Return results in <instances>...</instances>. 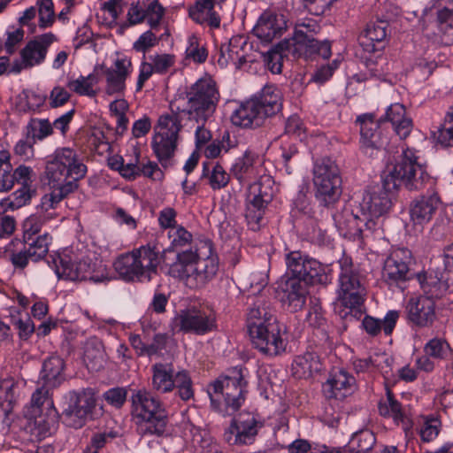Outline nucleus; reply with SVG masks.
<instances>
[{
    "mask_svg": "<svg viewBox=\"0 0 453 453\" xmlns=\"http://www.w3.org/2000/svg\"><path fill=\"white\" fill-rule=\"evenodd\" d=\"M390 365L388 355L380 352L352 359V366L356 373L366 379L375 378L379 374L386 378L391 372Z\"/></svg>",
    "mask_w": 453,
    "mask_h": 453,
    "instance_id": "a878e982",
    "label": "nucleus"
},
{
    "mask_svg": "<svg viewBox=\"0 0 453 453\" xmlns=\"http://www.w3.org/2000/svg\"><path fill=\"white\" fill-rule=\"evenodd\" d=\"M256 104L265 117L273 116L281 109L280 90L273 85L265 86L258 96L252 97Z\"/></svg>",
    "mask_w": 453,
    "mask_h": 453,
    "instance_id": "ea45409f",
    "label": "nucleus"
},
{
    "mask_svg": "<svg viewBox=\"0 0 453 453\" xmlns=\"http://www.w3.org/2000/svg\"><path fill=\"white\" fill-rule=\"evenodd\" d=\"M246 324L251 345L259 353L275 357L286 350L287 341L271 309L254 304L248 311Z\"/></svg>",
    "mask_w": 453,
    "mask_h": 453,
    "instance_id": "20e7f679",
    "label": "nucleus"
},
{
    "mask_svg": "<svg viewBox=\"0 0 453 453\" xmlns=\"http://www.w3.org/2000/svg\"><path fill=\"white\" fill-rule=\"evenodd\" d=\"M399 319V311L396 310H389L380 320L370 315H365L362 319V328L370 336H376L381 331L386 335H390L395 327Z\"/></svg>",
    "mask_w": 453,
    "mask_h": 453,
    "instance_id": "e433bc0d",
    "label": "nucleus"
},
{
    "mask_svg": "<svg viewBox=\"0 0 453 453\" xmlns=\"http://www.w3.org/2000/svg\"><path fill=\"white\" fill-rule=\"evenodd\" d=\"M99 77L91 73L87 76L81 75L77 79L70 80L67 83L68 88L80 96L95 97L98 91Z\"/></svg>",
    "mask_w": 453,
    "mask_h": 453,
    "instance_id": "c03bdc74",
    "label": "nucleus"
},
{
    "mask_svg": "<svg viewBox=\"0 0 453 453\" xmlns=\"http://www.w3.org/2000/svg\"><path fill=\"white\" fill-rule=\"evenodd\" d=\"M426 178L427 173L424 165L418 161L417 151L406 148L403 150L396 162L388 166V173L383 180L395 191L402 185L412 190L421 188Z\"/></svg>",
    "mask_w": 453,
    "mask_h": 453,
    "instance_id": "f8f14e48",
    "label": "nucleus"
},
{
    "mask_svg": "<svg viewBox=\"0 0 453 453\" xmlns=\"http://www.w3.org/2000/svg\"><path fill=\"white\" fill-rule=\"evenodd\" d=\"M36 9L39 27L41 29L51 27L57 19L52 0H37Z\"/></svg>",
    "mask_w": 453,
    "mask_h": 453,
    "instance_id": "5fc2aeb1",
    "label": "nucleus"
},
{
    "mask_svg": "<svg viewBox=\"0 0 453 453\" xmlns=\"http://www.w3.org/2000/svg\"><path fill=\"white\" fill-rule=\"evenodd\" d=\"M175 371L172 364L156 363L151 366V387L160 394L174 389Z\"/></svg>",
    "mask_w": 453,
    "mask_h": 453,
    "instance_id": "4c0bfd02",
    "label": "nucleus"
},
{
    "mask_svg": "<svg viewBox=\"0 0 453 453\" xmlns=\"http://www.w3.org/2000/svg\"><path fill=\"white\" fill-rule=\"evenodd\" d=\"M379 411L384 417L391 418L395 424L401 426L405 435L412 433L413 422L411 416L402 409L401 403L397 402L393 394L388 390L385 399L379 403Z\"/></svg>",
    "mask_w": 453,
    "mask_h": 453,
    "instance_id": "c85d7f7f",
    "label": "nucleus"
},
{
    "mask_svg": "<svg viewBox=\"0 0 453 453\" xmlns=\"http://www.w3.org/2000/svg\"><path fill=\"white\" fill-rule=\"evenodd\" d=\"M218 65L221 68L233 65L239 69L246 62L244 50L241 45V39L232 38L228 43L221 45L216 55Z\"/></svg>",
    "mask_w": 453,
    "mask_h": 453,
    "instance_id": "72a5a7b5",
    "label": "nucleus"
},
{
    "mask_svg": "<svg viewBox=\"0 0 453 453\" xmlns=\"http://www.w3.org/2000/svg\"><path fill=\"white\" fill-rule=\"evenodd\" d=\"M320 28L319 23L311 18L298 20L292 37V54L304 58H312L315 56L329 58L332 54L330 42L327 40L315 39Z\"/></svg>",
    "mask_w": 453,
    "mask_h": 453,
    "instance_id": "4468645a",
    "label": "nucleus"
},
{
    "mask_svg": "<svg viewBox=\"0 0 453 453\" xmlns=\"http://www.w3.org/2000/svg\"><path fill=\"white\" fill-rule=\"evenodd\" d=\"M412 253L407 248L395 249L386 258L382 276L389 286H398L409 279Z\"/></svg>",
    "mask_w": 453,
    "mask_h": 453,
    "instance_id": "5701e85b",
    "label": "nucleus"
},
{
    "mask_svg": "<svg viewBox=\"0 0 453 453\" xmlns=\"http://www.w3.org/2000/svg\"><path fill=\"white\" fill-rule=\"evenodd\" d=\"M58 36L47 32L29 40L19 51V58L12 64V71L19 73L44 63L50 47L58 42Z\"/></svg>",
    "mask_w": 453,
    "mask_h": 453,
    "instance_id": "aec40b11",
    "label": "nucleus"
},
{
    "mask_svg": "<svg viewBox=\"0 0 453 453\" xmlns=\"http://www.w3.org/2000/svg\"><path fill=\"white\" fill-rule=\"evenodd\" d=\"M322 370L319 356L307 351L295 357L291 365L293 375L297 379H308Z\"/></svg>",
    "mask_w": 453,
    "mask_h": 453,
    "instance_id": "58836bf2",
    "label": "nucleus"
},
{
    "mask_svg": "<svg viewBox=\"0 0 453 453\" xmlns=\"http://www.w3.org/2000/svg\"><path fill=\"white\" fill-rule=\"evenodd\" d=\"M264 119L265 116L257 106L256 100L252 98L243 102L231 116V121L234 126L245 128L259 126Z\"/></svg>",
    "mask_w": 453,
    "mask_h": 453,
    "instance_id": "f704fd0d",
    "label": "nucleus"
},
{
    "mask_svg": "<svg viewBox=\"0 0 453 453\" xmlns=\"http://www.w3.org/2000/svg\"><path fill=\"white\" fill-rule=\"evenodd\" d=\"M25 32L21 27L9 26L5 31V42L4 48L5 51L12 55L13 54L19 44L24 39Z\"/></svg>",
    "mask_w": 453,
    "mask_h": 453,
    "instance_id": "338daca9",
    "label": "nucleus"
},
{
    "mask_svg": "<svg viewBox=\"0 0 453 453\" xmlns=\"http://www.w3.org/2000/svg\"><path fill=\"white\" fill-rule=\"evenodd\" d=\"M386 118L401 139L406 138L411 134L413 127L412 120L406 116L403 104L399 103L390 104L386 111Z\"/></svg>",
    "mask_w": 453,
    "mask_h": 453,
    "instance_id": "79ce46f5",
    "label": "nucleus"
},
{
    "mask_svg": "<svg viewBox=\"0 0 453 453\" xmlns=\"http://www.w3.org/2000/svg\"><path fill=\"white\" fill-rule=\"evenodd\" d=\"M24 430L31 440L42 441L55 433L59 415L47 389L39 388L33 393L29 404L24 409Z\"/></svg>",
    "mask_w": 453,
    "mask_h": 453,
    "instance_id": "423d86ee",
    "label": "nucleus"
},
{
    "mask_svg": "<svg viewBox=\"0 0 453 453\" xmlns=\"http://www.w3.org/2000/svg\"><path fill=\"white\" fill-rule=\"evenodd\" d=\"M234 146V145L231 143L229 133L225 132L221 139H215L206 143L203 152L205 157L214 159L219 157L223 150L227 152Z\"/></svg>",
    "mask_w": 453,
    "mask_h": 453,
    "instance_id": "bf43d9fd",
    "label": "nucleus"
},
{
    "mask_svg": "<svg viewBox=\"0 0 453 453\" xmlns=\"http://www.w3.org/2000/svg\"><path fill=\"white\" fill-rule=\"evenodd\" d=\"M26 254L25 242L18 238L12 239L4 250V256L15 267L24 268L27 265Z\"/></svg>",
    "mask_w": 453,
    "mask_h": 453,
    "instance_id": "09e8293b",
    "label": "nucleus"
},
{
    "mask_svg": "<svg viewBox=\"0 0 453 453\" xmlns=\"http://www.w3.org/2000/svg\"><path fill=\"white\" fill-rule=\"evenodd\" d=\"M441 429V421L435 414L425 415L422 417V424L418 429L420 439L424 442L434 441Z\"/></svg>",
    "mask_w": 453,
    "mask_h": 453,
    "instance_id": "8fccbe9b",
    "label": "nucleus"
},
{
    "mask_svg": "<svg viewBox=\"0 0 453 453\" xmlns=\"http://www.w3.org/2000/svg\"><path fill=\"white\" fill-rule=\"evenodd\" d=\"M264 425V419L259 414L242 412L234 418L225 429L224 440L230 446L252 445Z\"/></svg>",
    "mask_w": 453,
    "mask_h": 453,
    "instance_id": "6ab92c4d",
    "label": "nucleus"
},
{
    "mask_svg": "<svg viewBox=\"0 0 453 453\" xmlns=\"http://www.w3.org/2000/svg\"><path fill=\"white\" fill-rule=\"evenodd\" d=\"M357 122L360 126V147L365 153L372 155L374 150L381 147L382 142L378 133L379 125L371 113H365L357 117Z\"/></svg>",
    "mask_w": 453,
    "mask_h": 453,
    "instance_id": "c756f323",
    "label": "nucleus"
},
{
    "mask_svg": "<svg viewBox=\"0 0 453 453\" xmlns=\"http://www.w3.org/2000/svg\"><path fill=\"white\" fill-rule=\"evenodd\" d=\"M26 380L23 379L6 378L0 380V409L8 415L18 399L23 395Z\"/></svg>",
    "mask_w": 453,
    "mask_h": 453,
    "instance_id": "2f4dec72",
    "label": "nucleus"
},
{
    "mask_svg": "<svg viewBox=\"0 0 453 453\" xmlns=\"http://www.w3.org/2000/svg\"><path fill=\"white\" fill-rule=\"evenodd\" d=\"M180 129L181 124L177 116L165 114L159 117L155 127L151 148L161 163L174 155Z\"/></svg>",
    "mask_w": 453,
    "mask_h": 453,
    "instance_id": "a211bd4d",
    "label": "nucleus"
},
{
    "mask_svg": "<svg viewBox=\"0 0 453 453\" xmlns=\"http://www.w3.org/2000/svg\"><path fill=\"white\" fill-rule=\"evenodd\" d=\"M417 280L421 288L426 294L435 295L437 289L440 288L441 280L432 271H423L417 274Z\"/></svg>",
    "mask_w": 453,
    "mask_h": 453,
    "instance_id": "774afa93",
    "label": "nucleus"
},
{
    "mask_svg": "<svg viewBox=\"0 0 453 453\" xmlns=\"http://www.w3.org/2000/svg\"><path fill=\"white\" fill-rule=\"evenodd\" d=\"M189 17L198 24H207L212 28L220 26V18L214 11V0H196L188 10Z\"/></svg>",
    "mask_w": 453,
    "mask_h": 453,
    "instance_id": "a19ab883",
    "label": "nucleus"
},
{
    "mask_svg": "<svg viewBox=\"0 0 453 453\" xmlns=\"http://www.w3.org/2000/svg\"><path fill=\"white\" fill-rule=\"evenodd\" d=\"M408 319L414 325L425 327L433 324L435 319V303L426 296H411L406 304Z\"/></svg>",
    "mask_w": 453,
    "mask_h": 453,
    "instance_id": "bb28decb",
    "label": "nucleus"
},
{
    "mask_svg": "<svg viewBox=\"0 0 453 453\" xmlns=\"http://www.w3.org/2000/svg\"><path fill=\"white\" fill-rule=\"evenodd\" d=\"M128 111L129 104L123 97L117 98L109 104L110 115L115 119L116 128L119 133H123L127 129L129 119L127 114Z\"/></svg>",
    "mask_w": 453,
    "mask_h": 453,
    "instance_id": "de8ad7c7",
    "label": "nucleus"
},
{
    "mask_svg": "<svg viewBox=\"0 0 453 453\" xmlns=\"http://www.w3.org/2000/svg\"><path fill=\"white\" fill-rule=\"evenodd\" d=\"M145 20L150 27H158L165 16V9L158 0H150L144 9Z\"/></svg>",
    "mask_w": 453,
    "mask_h": 453,
    "instance_id": "69168bd1",
    "label": "nucleus"
},
{
    "mask_svg": "<svg viewBox=\"0 0 453 453\" xmlns=\"http://www.w3.org/2000/svg\"><path fill=\"white\" fill-rule=\"evenodd\" d=\"M306 294V288L302 281L296 279H288L282 287L280 300L290 311L296 312L304 306Z\"/></svg>",
    "mask_w": 453,
    "mask_h": 453,
    "instance_id": "c9c22d12",
    "label": "nucleus"
},
{
    "mask_svg": "<svg viewBox=\"0 0 453 453\" xmlns=\"http://www.w3.org/2000/svg\"><path fill=\"white\" fill-rule=\"evenodd\" d=\"M305 271L302 281L322 285H326L330 281V276L327 273L328 267L314 258L309 257L308 261H306Z\"/></svg>",
    "mask_w": 453,
    "mask_h": 453,
    "instance_id": "a18cd8bd",
    "label": "nucleus"
},
{
    "mask_svg": "<svg viewBox=\"0 0 453 453\" xmlns=\"http://www.w3.org/2000/svg\"><path fill=\"white\" fill-rule=\"evenodd\" d=\"M243 372L242 367H234L231 375L220 376L208 386L212 408L224 416L236 411L244 403L247 381Z\"/></svg>",
    "mask_w": 453,
    "mask_h": 453,
    "instance_id": "1a4fd4ad",
    "label": "nucleus"
},
{
    "mask_svg": "<svg viewBox=\"0 0 453 453\" xmlns=\"http://www.w3.org/2000/svg\"><path fill=\"white\" fill-rule=\"evenodd\" d=\"M87 166L70 148H60L55 150L46 165V178L50 188V193L41 198L37 212L47 215L54 212L56 206L69 194L78 188V181L87 173Z\"/></svg>",
    "mask_w": 453,
    "mask_h": 453,
    "instance_id": "7ed1b4c3",
    "label": "nucleus"
},
{
    "mask_svg": "<svg viewBox=\"0 0 453 453\" xmlns=\"http://www.w3.org/2000/svg\"><path fill=\"white\" fill-rule=\"evenodd\" d=\"M312 183L315 197L324 206L337 202L342 195V177L336 163L325 157L314 163Z\"/></svg>",
    "mask_w": 453,
    "mask_h": 453,
    "instance_id": "2eb2a0df",
    "label": "nucleus"
},
{
    "mask_svg": "<svg viewBox=\"0 0 453 453\" xmlns=\"http://www.w3.org/2000/svg\"><path fill=\"white\" fill-rule=\"evenodd\" d=\"M173 334L205 335L217 328V313L205 300H191L174 312L169 324Z\"/></svg>",
    "mask_w": 453,
    "mask_h": 453,
    "instance_id": "6e6552de",
    "label": "nucleus"
},
{
    "mask_svg": "<svg viewBox=\"0 0 453 453\" xmlns=\"http://www.w3.org/2000/svg\"><path fill=\"white\" fill-rule=\"evenodd\" d=\"M66 399L63 417L64 423L68 426L81 428L88 417L95 418L103 412L102 406H98L96 395L91 390L69 392Z\"/></svg>",
    "mask_w": 453,
    "mask_h": 453,
    "instance_id": "f3484780",
    "label": "nucleus"
},
{
    "mask_svg": "<svg viewBox=\"0 0 453 453\" xmlns=\"http://www.w3.org/2000/svg\"><path fill=\"white\" fill-rule=\"evenodd\" d=\"M424 352L432 358L444 359L451 353V348L445 339L434 337L425 344Z\"/></svg>",
    "mask_w": 453,
    "mask_h": 453,
    "instance_id": "680f3d73",
    "label": "nucleus"
},
{
    "mask_svg": "<svg viewBox=\"0 0 453 453\" xmlns=\"http://www.w3.org/2000/svg\"><path fill=\"white\" fill-rule=\"evenodd\" d=\"M167 237L170 245L162 251L159 257L170 276L184 280L190 288L203 287L214 278L219 270V259L211 242L204 244L208 250L205 256L196 251L185 250L175 254L174 260H172L168 255L190 245L193 235L179 225L168 230Z\"/></svg>",
    "mask_w": 453,
    "mask_h": 453,
    "instance_id": "f257e3e1",
    "label": "nucleus"
},
{
    "mask_svg": "<svg viewBox=\"0 0 453 453\" xmlns=\"http://www.w3.org/2000/svg\"><path fill=\"white\" fill-rule=\"evenodd\" d=\"M82 358L88 369L99 370L104 362V349L102 341L97 337L88 338L84 343Z\"/></svg>",
    "mask_w": 453,
    "mask_h": 453,
    "instance_id": "37998d69",
    "label": "nucleus"
},
{
    "mask_svg": "<svg viewBox=\"0 0 453 453\" xmlns=\"http://www.w3.org/2000/svg\"><path fill=\"white\" fill-rule=\"evenodd\" d=\"M132 416L139 426H145L144 434L162 435L168 416L161 401L146 389L132 394Z\"/></svg>",
    "mask_w": 453,
    "mask_h": 453,
    "instance_id": "9d476101",
    "label": "nucleus"
},
{
    "mask_svg": "<svg viewBox=\"0 0 453 453\" xmlns=\"http://www.w3.org/2000/svg\"><path fill=\"white\" fill-rule=\"evenodd\" d=\"M396 191L383 180L381 187L365 191L362 201L353 209H344L334 216V223L345 238L359 240L364 231L371 234L382 230L388 216Z\"/></svg>",
    "mask_w": 453,
    "mask_h": 453,
    "instance_id": "f03ea898",
    "label": "nucleus"
},
{
    "mask_svg": "<svg viewBox=\"0 0 453 453\" xmlns=\"http://www.w3.org/2000/svg\"><path fill=\"white\" fill-rule=\"evenodd\" d=\"M52 219V214L42 215L39 212L27 217L22 226L25 241L30 240L33 235L38 234L43 224Z\"/></svg>",
    "mask_w": 453,
    "mask_h": 453,
    "instance_id": "13d9d810",
    "label": "nucleus"
},
{
    "mask_svg": "<svg viewBox=\"0 0 453 453\" xmlns=\"http://www.w3.org/2000/svg\"><path fill=\"white\" fill-rule=\"evenodd\" d=\"M219 93L216 82L210 77L198 80L188 93V106L181 108L178 102L171 104L173 111L187 112L197 123H204L216 110Z\"/></svg>",
    "mask_w": 453,
    "mask_h": 453,
    "instance_id": "9b49d317",
    "label": "nucleus"
},
{
    "mask_svg": "<svg viewBox=\"0 0 453 453\" xmlns=\"http://www.w3.org/2000/svg\"><path fill=\"white\" fill-rule=\"evenodd\" d=\"M174 388L178 389L180 397L183 401H188L194 396L193 382L189 373L186 370H180L175 372Z\"/></svg>",
    "mask_w": 453,
    "mask_h": 453,
    "instance_id": "052dcab7",
    "label": "nucleus"
},
{
    "mask_svg": "<svg viewBox=\"0 0 453 453\" xmlns=\"http://www.w3.org/2000/svg\"><path fill=\"white\" fill-rule=\"evenodd\" d=\"M47 96L34 90H24L19 96V107L23 111H40L44 106Z\"/></svg>",
    "mask_w": 453,
    "mask_h": 453,
    "instance_id": "864d4df0",
    "label": "nucleus"
},
{
    "mask_svg": "<svg viewBox=\"0 0 453 453\" xmlns=\"http://www.w3.org/2000/svg\"><path fill=\"white\" fill-rule=\"evenodd\" d=\"M48 264L58 279L94 282L110 280L106 266L94 253L80 257L65 249L51 255Z\"/></svg>",
    "mask_w": 453,
    "mask_h": 453,
    "instance_id": "39448f33",
    "label": "nucleus"
},
{
    "mask_svg": "<svg viewBox=\"0 0 453 453\" xmlns=\"http://www.w3.org/2000/svg\"><path fill=\"white\" fill-rule=\"evenodd\" d=\"M161 259L159 250L148 243L119 255L113 263L115 272L125 281H150Z\"/></svg>",
    "mask_w": 453,
    "mask_h": 453,
    "instance_id": "0eeeda50",
    "label": "nucleus"
},
{
    "mask_svg": "<svg viewBox=\"0 0 453 453\" xmlns=\"http://www.w3.org/2000/svg\"><path fill=\"white\" fill-rule=\"evenodd\" d=\"M51 237L48 234L37 236L32 242L29 243L28 248H26L27 263L31 258L34 261H38L44 257L49 250Z\"/></svg>",
    "mask_w": 453,
    "mask_h": 453,
    "instance_id": "6e6d98bb",
    "label": "nucleus"
},
{
    "mask_svg": "<svg viewBox=\"0 0 453 453\" xmlns=\"http://www.w3.org/2000/svg\"><path fill=\"white\" fill-rule=\"evenodd\" d=\"M64 370L65 361L59 356H50L45 359L40 372V379L43 382L42 388L58 387L65 379Z\"/></svg>",
    "mask_w": 453,
    "mask_h": 453,
    "instance_id": "473e14b6",
    "label": "nucleus"
},
{
    "mask_svg": "<svg viewBox=\"0 0 453 453\" xmlns=\"http://www.w3.org/2000/svg\"><path fill=\"white\" fill-rule=\"evenodd\" d=\"M357 388V381L353 375L344 369L330 372L322 386V392L326 399L343 400L351 395Z\"/></svg>",
    "mask_w": 453,
    "mask_h": 453,
    "instance_id": "b1692460",
    "label": "nucleus"
},
{
    "mask_svg": "<svg viewBox=\"0 0 453 453\" xmlns=\"http://www.w3.org/2000/svg\"><path fill=\"white\" fill-rule=\"evenodd\" d=\"M287 29V19L281 13L265 11L253 27L254 35L264 42H270L282 35Z\"/></svg>",
    "mask_w": 453,
    "mask_h": 453,
    "instance_id": "393cba45",
    "label": "nucleus"
},
{
    "mask_svg": "<svg viewBox=\"0 0 453 453\" xmlns=\"http://www.w3.org/2000/svg\"><path fill=\"white\" fill-rule=\"evenodd\" d=\"M125 6V0H106L104 2L101 6L104 22L109 27L116 25Z\"/></svg>",
    "mask_w": 453,
    "mask_h": 453,
    "instance_id": "4d7b16f0",
    "label": "nucleus"
},
{
    "mask_svg": "<svg viewBox=\"0 0 453 453\" xmlns=\"http://www.w3.org/2000/svg\"><path fill=\"white\" fill-rule=\"evenodd\" d=\"M387 27L384 20L369 22L359 35V44L368 53L380 52L387 43Z\"/></svg>",
    "mask_w": 453,
    "mask_h": 453,
    "instance_id": "cd10ccee",
    "label": "nucleus"
},
{
    "mask_svg": "<svg viewBox=\"0 0 453 453\" xmlns=\"http://www.w3.org/2000/svg\"><path fill=\"white\" fill-rule=\"evenodd\" d=\"M133 72L131 58L124 54L116 53L111 65L103 67L105 95L123 96L127 90V81Z\"/></svg>",
    "mask_w": 453,
    "mask_h": 453,
    "instance_id": "412c9836",
    "label": "nucleus"
},
{
    "mask_svg": "<svg viewBox=\"0 0 453 453\" xmlns=\"http://www.w3.org/2000/svg\"><path fill=\"white\" fill-rule=\"evenodd\" d=\"M276 193V188L265 187L257 188V186H250L249 188V198L246 203L245 218L250 229L257 231L260 228L268 204L272 202Z\"/></svg>",
    "mask_w": 453,
    "mask_h": 453,
    "instance_id": "4be33fe9",
    "label": "nucleus"
},
{
    "mask_svg": "<svg viewBox=\"0 0 453 453\" xmlns=\"http://www.w3.org/2000/svg\"><path fill=\"white\" fill-rule=\"evenodd\" d=\"M132 150V155L125 156L123 168L120 170V175L127 180H134L139 177L140 150L136 147H134Z\"/></svg>",
    "mask_w": 453,
    "mask_h": 453,
    "instance_id": "e2e57ef3",
    "label": "nucleus"
},
{
    "mask_svg": "<svg viewBox=\"0 0 453 453\" xmlns=\"http://www.w3.org/2000/svg\"><path fill=\"white\" fill-rule=\"evenodd\" d=\"M230 173L242 185L257 186V188L275 186V181L266 166L265 155L253 150H246L241 156L234 158Z\"/></svg>",
    "mask_w": 453,
    "mask_h": 453,
    "instance_id": "ddd939ff",
    "label": "nucleus"
},
{
    "mask_svg": "<svg viewBox=\"0 0 453 453\" xmlns=\"http://www.w3.org/2000/svg\"><path fill=\"white\" fill-rule=\"evenodd\" d=\"M441 203L437 195L421 196L413 200L410 205V218L414 225L423 226L428 223Z\"/></svg>",
    "mask_w": 453,
    "mask_h": 453,
    "instance_id": "7c9ffc66",
    "label": "nucleus"
},
{
    "mask_svg": "<svg viewBox=\"0 0 453 453\" xmlns=\"http://www.w3.org/2000/svg\"><path fill=\"white\" fill-rule=\"evenodd\" d=\"M308 259V257L303 256L299 251L289 252L286 256L287 273L290 275L288 279H296L302 281L306 272Z\"/></svg>",
    "mask_w": 453,
    "mask_h": 453,
    "instance_id": "3c124183",
    "label": "nucleus"
},
{
    "mask_svg": "<svg viewBox=\"0 0 453 453\" xmlns=\"http://www.w3.org/2000/svg\"><path fill=\"white\" fill-rule=\"evenodd\" d=\"M376 438L372 431L363 429L356 432L350 437L348 447L349 449L356 453H367L374 446Z\"/></svg>",
    "mask_w": 453,
    "mask_h": 453,
    "instance_id": "49530a36",
    "label": "nucleus"
},
{
    "mask_svg": "<svg viewBox=\"0 0 453 453\" xmlns=\"http://www.w3.org/2000/svg\"><path fill=\"white\" fill-rule=\"evenodd\" d=\"M148 59L150 61L155 73L157 74L167 73L174 66L176 62V58L173 54L165 52L150 55Z\"/></svg>",
    "mask_w": 453,
    "mask_h": 453,
    "instance_id": "0e129e2a",
    "label": "nucleus"
},
{
    "mask_svg": "<svg viewBox=\"0 0 453 453\" xmlns=\"http://www.w3.org/2000/svg\"><path fill=\"white\" fill-rule=\"evenodd\" d=\"M340 273L338 278L337 301L348 309H355L363 304L366 294L360 280L358 269L353 265L352 258L343 254L338 261Z\"/></svg>",
    "mask_w": 453,
    "mask_h": 453,
    "instance_id": "dca6fc26",
    "label": "nucleus"
},
{
    "mask_svg": "<svg viewBox=\"0 0 453 453\" xmlns=\"http://www.w3.org/2000/svg\"><path fill=\"white\" fill-rule=\"evenodd\" d=\"M185 54L188 59L199 64L205 62L208 58V51L201 37L196 34L188 36Z\"/></svg>",
    "mask_w": 453,
    "mask_h": 453,
    "instance_id": "603ef678",
    "label": "nucleus"
}]
</instances>
